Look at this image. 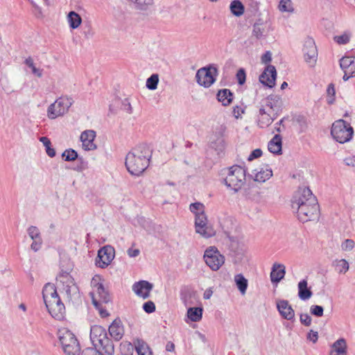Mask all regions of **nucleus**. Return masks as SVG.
I'll return each instance as SVG.
<instances>
[{
    "instance_id": "obj_27",
    "label": "nucleus",
    "mask_w": 355,
    "mask_h": 355,
    "mask_svg": "<svg viewBox=\"0 0 355 355\" xmlns=\"http://www.w3.org/2000/svg\"><path fill=\"white\" fill-rule=\"evenodd\" d=\"M340 67L343 71L355 76V58L345 56L340 59Z\"/></svg>"
},
{
    "instance_id": "obj_42",
    "label": "nucleus",
    "mask_w": 355,
    "mask_h": 355,
    "mask_svg": "<svg viewBox=\"0 0 355 355\" xmlns=\"http://www.w3.org/2000/svg\"><path fill=\"white\" fill-rule=\"evenodd\" d=\"M158 83H159L158 75L153 74L146 80V85L148 89L155 90L157 87Z\"/></svg>"
},
{
    "instance_id": "obj_56",
    "label": "nucleus",
    "mask_w": 355,
    "mask_h": 355,
    "mask_svg": "<svg viewBox=\"0 0 355 355\" xmlns=\"http://www.w3.org/2000/svg\"><path fill=\"white\" fill-rule=\"evenodd\" d=\"M307 339L312 341L313 343H315L318 339V334L317 331H314L311 330L307 336Z\"/></svg>"
},
{
    "instance_id": "obj_6",
    "label": "nucleus",
    "mask_w": 355,
    "mask_h": 355,
    "mask_svg": "<svg viewBox=\"0 0 355 355\" xmlns=\"http://www.w3.org/2000/svg\"><path fill=\"white\" fill-rule=\"evenodd\" d=\"M299 202L296 204V208H293L296 211L298 219L303 222L313 220L319 216V205L315 196H311L307 204L298 205Z\"/></svg>"
},
{
    "instance_id": "obj_64",
    "label": "nucleus",
    "mask_w": 355,
    "mask_h": 355,
    "mask_svg": "<svg viewBox=\"0 0 355 355\" xmlns=\"http://www.w3.org/2000/svg\"><path fill=\"white\" fill-rule=\"evenodd\" d=\"M288 86V84L286 82H284L281 85V89H284Z\"/></svg>"
},
{
    "instance_id": "obj_24",
    "label": "nucleus",
    "mask_w": 355,
    "mask_h": 355,
    "mask_svg": "<svg viewBox=\"0 0 355 355\" xmlns=\"http://www.w3.org/2000/svg\"><path fill=\"white\" fill-rule=\"evenodd\" d=\"M153 288V284L147 281H140L136 282L132 286V290L139 297L146 299L150 295V292Z\"/></svg>"
},
{
    "instance_id": "obj_63",
    "label": "nucleus",
    "mask_w": 355,
    "mask_h": 355,
    "mask_svg": "<svg viewBox=\"0 0 355 355\" xmlns=\"http://www.w3.org/2000/svg\"><path fill=\"white\" fill-rule=\"evenodd\" d=\"M19 308L22 310L24 312L26 311V306L24 304L21 303L19 305Z\"/></svg>"
},
{
    "instance_id": "obj_57",
    "label": "nucleus",
    "mask_w": 355,
    "mask_h": 355,
    "mask_svg": "<svg viewBox=\"0 0 355 355\" xmlns=\"http://www.w3.org/2000/svg\"><path fill=\"white\" fill-rule=\"evenodd\" d=\"M271 59H272L271 53L269 51L264 53L261 57V61L263 63H265V64L270 62Z\"/></svg>"
},
{
    "instance_id": "obj_11",
    "label": "nucleus",
    "mask_w": 355,
    "mask_h": 355,
    "mask_svg": "<svg viewBox=\"0 0 355 355\" xmlns=\"http://www.w3.org/2000/svg\"><path fill=\"white\" fill-rule=\"evenodd\" d=\"M71 268L67 270H62L58 276L57 281L62 286L63 290L65 291L68 297L78 296V288L74 282L73 278L70 275Z\"/></svg>"
},
{
    "instance_id": "obj_15",
    "label": "nucleus",
    "mask_w": 355,
    "mask_h": 355,
    "mask_svg": "<svg viewBox=\"0 0 355 355\" xmlns=\"http://www.w3.org/2000/svg\"><path fill=\"white\" fill-rule=\"evenodd\" d=\"M114 256V248L111 245H105L101 248L98 252L96 265L101 268H105L111 263Z\"/></svg>"
},
{
    "instance_id": "obj_38",
    "label": "nucleus",
    "mask_w": 355,
    "mask_h": 355,
    "mask_svg": "<svg viewBox=\"0 0 355 355\" xmlns=\"http://www.w3.org/2000/svg\"><path fill=\"white\" fill-rule=\"evenodd\" d=\"M230 10L234 15L239 17L244 12V6L240 1L235 0L230 4Z\"/></svg>"
},
{
    "instance_id": "obj_34",
    "label": "nucleus",
    "mask_w": 355,
    "mask_h": 355,
    "mask_svg": "<svg viewBox=\"0 0 355 355\" xmlns=\"http://www.w3.org/2000/svg\"><path fill=\"white\" fill-rule=\"evenodd\" d=\"M24 64L26 66L30 69L31 72L33 75L35 76L40 78L43 76V71L44 70L40 67H37V64L35 63L33 59L31 57L27 58L25 61Z\"/></svg>"
},
{
    "instance_id": "obj_35",
    "label": "nucleus",
    "mask_w": 355,
    "mask_h": 355,
    "mask_svg": "<svg viewBox=\"0 0 355 355\" xmlns=\"http://www.w3.org/2000/svg\"><path fill=\"white\" fill-rule=\"evenodd\" d=\"M188 318L193 322H198L202 319V309L200 307L189 308L187 311Z\"/></svg>"
},
{
    "instance_id": "obj_45",
    "label": "nucleus",
    "mask_w": 355,
    "mask_h": 355,
    "mask_svg": "<svg viewBox=\"0 0 355 355\" xmlns=\"http://www.w3.org/2000/svg\"><path fill=\"white\" fill-rule=\"evenodd\" d=\"M351 35L347 33H344L340 35L334 37V40L339 44H346L350 40Z\"/></svg>"
},
{
    "instance_id": "obj_1",
    "label": "nucleus",
    "mask_w": 355,
    "mask_h": 355,
    "mask_svg": "<svg viewBox=\"0 0 355 355\" xmlns=\"http://www.w3.org/2000/svg\"><path fill=\"white\" fill-rule=\"evenodd\" d=\"M282 106V99L277 95H270L263 99L257 114L258 126L261 128L268 127L279 115Z\"/></svg>"
},
{
    "instance_id": "obj_26",
    "label": "nucleus",
    "mask_w": 355,
    "mask_h": 355,
    "mask_svg": "<svg viewBox=\"0 0 355 355\" xmlns=\"http://www.w3.org/2000/svg\"><path fill=\"white\" fill-rule=\"evenodd\" d=\"M109 333L112 338L116 340L122 338L124 334V328L120 319H115L109 327Z\"/></svg>"
},
{
    "instance_id": "obj_62",
    "label": "nucleus",
    "mask_w": 355,
    "mask_h": 355,
    "mask_svg": "<svg viewBox=\"0 0 355 355\" xmlns=\"http://www.w3.org/2000/svg\"><path fill=\"white\" fill-rule=\"evenodd\" d=\"M344 76L343 77V80L347 81L351 77H355L354 74L348 73L347 71H343Z\"/></svg>"
},
{
    "instance_id": "obj_58",
    "label": "nucleus",
    "mask_w": 355,
    "mask_h": 355,
    "mask_svg": "<svg viewBox=\"0 0 355 355\" xmlns=\"http://www.w3.org/2000/svg\"><path fill=\"white\" fill-rule=\"evenodd\" d=\"M128 254L130 257H136L139 254V250L138 249L130 248L127 251Z\"/></svg>"
},
{
    "instance_id": "obj_49",
    "label": "nucleus",
    "mask_w": 355,
    "mask_h": 355,
    "mask_svg": "<svg viewBox=\"0 0 355 355\" xmlns=\"http://www.w3.org/2000/svg\"><path fill=\"white\" fill-rule=\"evenodd\" d=\"M143 309L146 313H151L155 311V305L153 302L148 301L144 304Z\"/></svg>"
},
{
    "instance_id": "obj_41",
    "label": "nucleus",
    "mask_w": 355,
    "mask_h": 355,
    "mask_svg": "<svg viewBox=\"0 0 355 355\" xmlns=\"http://www.w3.org/2000/svg\"><path fill=\"white\" fill-rule=\"evenodd\" d=\"M40 141L45 146V150L46 154L50 157H54L55 156V150L51 147V143L49 138L46 137H42L40 138Z\"/></svg>"
},
{
    "instance_id": "obj_50",
    "label": "nucleus",
    "mask_w": 355,
    "mask_h": 355,
    "mask_svg": "<svg viewBox=\"0 0 355 355\" xmlns=\"http://www.w3.org/2000/svg\"><path fill=\"white\" fill-rule=\"evenodd\" d=\"M262 155V150L259 148H257L252 151L248 157V161H252L254 159L259 158Z\"/></svg>"
},
{
    "instance_id": "obj_33",
    "label": "nucleus",
    "mask_w": 355,
    "mask_h": 355,
    "mask_svg": "<svg viewBox=\"0 0 355 355\" xmlns=\"http://www.w3.org/2000/svg\"><path fill=\"white\" fill-rule=\"evenodd\" d=\"M67 20L70 28L71 29L78 28L82 23L81 17L74 11H71L68 13Z\"/></svg>"
},
{
    "instance_id": "obj_30",
    "label": "nucleus",
    "mask_w": 355,
    "mask_h": 355,
    "mask_svg": "<svg viewBox=\"0 0 355 355\" xmlns=\"http://www.w3.org/2000/svg\"><path fill=\"white\" fill-rule=\"evenodd\" d=\"M332 267L339 275H345L349 270V263L345 259H336L332 261Z\"/></svg>"
},
{
    "instance_id": "obj_8",
    "label": "nucleus",
    "mask_w": 355,
    "mask_h": 355,
    "mask_svg": "<svg viewBox=\"0 0 355 355\" xmlns=\"http://www.w3.org/2000/svg\"><path fill=\"white\" fill-rule=\"evenodd\" d=\"M72 98L67 96H60L51 103L47 108L46 116L49 119H55L63 116L73 105Z\"/></svg>"
},
{
    "instance_id": "obj_7",
    "label": "nucleus",
    "mask_w": 355,
    "mask_h": 355,
    "mask_svg": "<svg viewBox=\"0 0 355 355\" xmlns=\"http://www.w3.org/2000/svg\"><path fill=\"white\" fill-rule=\"evenodd\" d=\"M58 338L62 350L67 355H80V345L71 331L66 329H60L58 331Z\"/></svg>"
},
{
    "instance_id": "obj_9",
    "label": "nucleus",
    "mask_w": 355,
    "mask_h": 355,
    "mask_svg": "<svg viewBox=\"0 0 355 355\" xmlns=\"http://www.w3.org/2000/svg\"><path fill=\"white\" fill-rule=\"evenodd\" d=\"M353 133L352 127L344 120L336 121L332 125L331 134L340 144L349 141L352 138Z\"/></svg>"
},
{
    "instance_id": "obj_48",
    "label": "nucleus",
    "mask_w": 355,
    "mask_h": 355,
    "mask_svg": "<svg viewBox=\"0 0 355 355\" xmlns=\"http://www.w3.org/2000/svg\"><path fill=\"white\" fill-rule=\"evenodd\" d=\"M300 320L302 324L306 327H309L311 324L312 319L307 313H302L300 316Z\"/></svg>"
},
{
    "instance_id": "obj_29",
    "label": "nucleus",
    "mask_w": 355,
    "mask_h": 355,
    "mask_svg": "<svg viewBox=\"0 0 355 355\" xmlns=\"http://www.w3.org/2000/svg\"><path fill=\"white\" fill-rule=\"evenodd\" d=\"M285 266L282 264L275 263L270 272V279L272 282H279L284 277Z\"/></svg>"
},
{
    "instance_id": "obj_52",
    "label": "nucleus",
    "mask_w": 355,
    "mask_h": 355,
    "mask_svg": "<svg viewBox=\"0 0 355 355\" xmlns=\"http://www.w3.org/2000/svg\"><path fill=\"white\" fill-rule=\"evenodd\" d=\"M245 110L243 107L236 105L233 108V114L235 118L239 119L244 113Z\"/></svg>"
},
{
    "instance_id": "obj_2",
    "label": "nucleus",
    "mask_w": 355,
    "mask_h": 355,
    "mask_svg": "<svg viewBox=\"0 0 355 355\" xmlns=\"http://www.w3.org/2000/svg\"><path fill=\"white\" fill-rule=\"evenodd\" d=\"M151 153L144 145L132 148L126 155L125 166L130 173L140 175L148 167Z\"/></svg>"
},
{
    "instance_id": "obj_5",
    "label": "nucleus",
    "mask_w": 355,
    "mask_h": 355,
    "mask_svg": "<svg viewBox=\"0 0 355 355\" xmlns=\"http://www.w3.org/2000/svg\"><path fill=\"white\" fill-rule=\"evenodd\" d=\"M92 291L89 295L94 306L98 304H107L111 297L107 289L103 285V279L100 275H95L91 280Z\"/></svg>"
},
{
    "instance_id": "obj_37",
    "label": "nucleus",
    "mask_w": 355,
    "mask_h": 355,
    "mask_svg": "<svg viewBox=\"0 0 355 355\" xmlns=\"http://www.w3.org/2000/svg\"><path fill=\"white\" fill-rule=\"evenodd\" d=\"M189 210L193 214H195V217L206 216L205 210V205L199 202L191 203L189 206Z\"/></svg>"
},
{
    "instance_id": "obj_10",
    "label": "nucleus",
    "mask_w": 355,
    "mask_h": 355,
    "mask_svg": "<svg viewBox=\"0 0 355 355\" xmlns=\"http://www.w3.org/2000/svg\"><path fill=\"white\" fill-rule=\"evenodd\" d=\"M203 259L207 266L213 271H218L225 261V257L215 246H209L205 250Z\"/></svg>"
},
{
    "instance_id": "obj_25",
    "label": "nucleus",
    "mask_w": 355,
    "mask_h": 355,
    "mask_svg": "<svg viewBox=\"0 0 355 355\" xmlns=\"http://www.w3.org/2000/svg\"><path fill=\"white\" fill-rule=\"evenodd\" d=\"M329 355H347L346 340L341 338L331 345Z\"/></svg>"
},
{
    "instance_id": "obj_36",
    "label": "nucleus",
    "mask_w": 355,
    "mask_h": 355,
    "mask_svg": "<svg viewBox=\"0 0 355 355\" xmlns=\"http://www.w3.org/2000/svg\"><path fill=\"white\" fill-rule=\"evenodd\" d=\"M234 281L236 286L241 293L244 295L248 288V280L241 274H238L234 277Z\"/></svg>"
},
{
    "instance_id": "obj_16",
    "label": "nucleus",
    "mask_w": 355,
    "mask_h": 355,
    "mask_svg": "<svg viewBox=\"0 0 355 355\" xmlns=\"http://www.w3.org/2000/svg\"><path fill=\"white\" fill-rule=\"evenodd\" d=\"M90 339L96 347L104 346L108 343L105 329L98 325L92 327L90 330Z\"/></svg>"
},
{
    "instance_id": "obj_44",
    "label": "nucleus",
    "mask_w": 355,
    "mask_h": 355,
    "mask_svg": "<svg viewBox=\"0 0 355 355\" xmlns=\"http://www.w3.org/2000/svg\"><path fill=\"white\" fill-rule=\"evenodd\" d=\"M355 242L352 239H346L340 244V250L344 252H349L354 250Z\"/></svg>"
},
{
    "instance_id": "obj_13",
    "label": "nucleus",
    "mask_w": 355,
    "mask_h": 355,
    "mask_svg": "<svg viewBox=\"0 0 355 355\" xmlns=\"http://www.w3.org/2000/svg\"><path fill=\"white\" fill-rule=\"evenodd\" d=\"M302 51L305 62L311 67L315 66L318 58V51L312 38L307 37L305 39Z\"/></svg>"
},
{
    "instance_id": "obj_43",
    "label": "nucleus",
    "mask_w": 355,
    "mask_h": 355,
    "mask_svg": "<svg viewBox=\"0 0 355 355\" xmlns=\"http://www.w3.org/2000/svg\"><path fill=\"white\" fill-rule=\"evenodd\" d=\"M62 157L67 162H72L78 158V153L75 150L69 148L62 153Z\"/></svg>"
},
{
    "instance_id": "obj_17",
    "label": "nucleus",
    "mask_w": 355,
    "mask_h": 355,
    "mask_svg": "<svg viewBox=\"0 0 355 355\" xmlns=\"http://www.w3.org/2000/svg\"><path fill=\"white\" fill-rule=\"evenodd\" d=\"M96 137V133L93 130H86L80 134V140L84 150L90 151L97 148V146L94 143Z\"/></svg>"
},
{
    "instance_id": "obj_21",
    "label": "nucleus",
    "mask_w": 355,
    "mask_h": 355,
    "mask_svg": "<svg viewBox=\"0 0 355 355\" xmlns=\"http://www.w3.org/2000/svg\"><path fill=\"white\" fill-rule=\"evenodd\" d=\"M272 176V171L268 166H263L254 169L252 177L255 182L263 183Z\"/></svg>"
},
{
    "instance_id": "obj_60",
    "label": "nucleus",
    "mask_w": 355,
    "mask_h": 355,
    "mask_svg": "<svg viewBox=\"0 0 355 355\" xmlns=\"http://www.w3.org/2000/svg\"><path fill=\"white\" fill-rule=\"evenodd\" d=\"M327 93L329 95H331V96H334L335 94L334 86L332 84H331L328 86Z\"/></svg>"
},
{
    "instance_id": "obj_55",
    "label": "nucleus",
    "mask_w": 355,
    "mask_h": 355,
    "mask_svg": "<svg viewBox=\"0 0 355 355\" xmlns=\"http://www.w3.org/2000/svg\"><path fill=\"white\" fill-rule=\"evenodd\" d=\"M344 162L346 165L355 167V155H350L345 158Z\"/></svg>"
},
{
    "instance_id": "obj_46",
    "label": "nucleus",
    "mask_w": 355,
    "mask_h": 355,
    "mask_svg": "<svg viewBox=\"0 0 355 355\" xmlns=\"http://www.w3.org/2000/svg\"><path fill=\"white\" fill-rule=\"evenodd\" d=\"M310 312L315 316L321 317L323 315L324 309L321 306L312 305L310 308Z\"/></svg>"
},
{
    "instance_id": "obj_51",
    "label": "nucleus",
    "mask_w": 355,
    "mask_h": 355,
    "mask_svg": "<svg viewBox=\"0 0 355 355\" xmlns=\"http://www.w3.org/2000/svg\"><path fill=\"white\" fill-rule=\"evenodd\" d=\"M236 78L239 85H243L245 82V73L244 69H241L237 71Z\"/></svg>"
},
{
    "instance_id": "obj_59",
    "label": "nucleus",
    "mask_w": 355,
    "mask_h": 355,
    "mask_svg": "<svg viewBox=\"0 0 355 355\" xmlns=\"http://www.w3.org/2000/svg\"><path fill=\"white\" fill-rule=\"evenodd\" d=\"M212 294H213V291L211 290V288H207L204 292L203 297L205 300H209L211 297Z\"/></svg>"
},
{
    "instance_id": "obj_18",
    "label": "nucleus",
    "mask_w": 355,
    "mask_h": 355,
    "mask_svg": "<svg viewBox=\"0 0 355 355\" xmlns=\"http://www.w3.org/2000/svg\"><path fill=\"white\" fill-rule=\"evenodd\" d=\"M271 30L270 25L261 19H259L252 26V36L258 40H264L267 37Z\"/></svg>"
},
{
    "instance_id": "obj_31",
    "label": "nucleus",
    "mask_w": 355,
    "mask_h": 355,
    "mask_svg": "<svg viewBox=\"0 0 355 355\" xmlns=\"http://www.w3.org/2000/svg\"><path fill=\"white\" fill-rule=\"evenodd\" d=\"M282 137L279 135H276L268 142V149L273 154H281L282 153Z\"/></svg>"
},
{
    "instance_id": "obj_14",
    "label": "nucleus",
    "mask_w": 355,
    "mask_h": 355,
    "mask_svg": "<svg viewBox=\"0 0 355 355\" xmlns=\"http://www.w3.org/2000/svg\"><path fill=\"white\" fill-rule=\"evenodd\" d=\"M195 230L197 234L205 239L212 237L216 234L214 227L208 224L207 216L195 217Z\"/></svg>"
},
{
    "instance_id": "obj_61",
    "label": "nucleus",
    "mask_w": 355,
    "mask_h": 355,
    "mask_svg": "<svg viewBox=\"0 0 355 355\" xmlns=\"http://www.w3.org/2000/svg\"><path fill=\"white\" fill-rule=\"evenodd\" d=\"M175 349V345L172 343H168L166 346V349L168 352H172Z\"/></svg>"
},
{
    "instance_id": "obj_54",
    "label": "nucleus",
    "mask_w": 355,
    "mask_h": 355,
    "mask_svg": "<svg viewBox=\"0 0 355 355\" xmlns=\"http://www.w3.org/2000/svg\"><path fill=\"white\" fill-rule=\"evenodd\" d=\"M123 110L125 111L128 114H131L132 112V107L130 105V103L128 99H125L123 101Z\"/></svg>"
},
{
    "instance_id": "obj_32",
    "label": "nucleus",
    "mask_w": 355,
    "mask_h": 355,
    "mask_svg": "<svg viewBox=\"0 0 355 355\" xmlns=\"http://www.w3.org/2000/svg\"><path fill=\"white\" fill-rule=\"evenodd\" d=\"M217 99L224 106L229 105L233 99V94L228 89H223L218 91Z\"/></svg>"
},
{
    "instance_id": "obj_40",
    "label": "nucleus",
    "mask_w": 355,
    "mask_h": 355,
    "mask_svg": "<svg viewBox=\"0 0 355 355\" xmlns=\"http://www.w3.org/2000/svg\"><path fill=\"white\" fill-rule=\"evenodd\" d=\"M278 8L280 12L292 13L294 12V8L291 0H281Z\"/></svg>"
},
{
    "instance_id": "obj_53",
    "label": "nucleus",
    "mask_w": 355,
    "mask_h": 355,
    "mask_svg": "<svg viewBox=\"0 0 355 355\" xmlns=\"http://www.w3.org/2000/svg\"><path fill=\"white\" fill-rule=\"evenodd\" d=\"M103 304H98V306H94L98 311L99 314L102 318H106L109 315L108 311L103 307Z\"/></svg>"
},
{
    "instance_id": "obj_4",
    "label": "nucleus",
    "mask_w": 355,
    "mask_h": 355,
    "mask_svg": "<svg viewBox=\"0 0 355 355\" xmlns=\"http://www.w3.org/2000/svg\"><path fill=\"white\" fill-rule=\"evenodd\" d=\"M223 182L227 189L236 193L241 190L246 182V171L239 165H234L227 169Z\"/></svg>"
},
{
    "instance_id": "obj_12",
    "label": "nucleus",
    "mask_w": 355,
    "mask_h": 355,
    "mask_svg": "<svg viewBox=\"0 0 355 355\" xmlns=\"http://www.w3.org/2000/svg\"><path fill=\"white\" fill-rule=\"evenodd\" d=\"M217 76L216 67L210 66L202 67L198 70L196 78L197 83L205 88L209 87L215 81Z\"/></svg>"
},
{
    "instance_id": "obj_28",
    "label": "nucleus",
    "mask_w": 355,
    "mask_h": 355,
    "mask_svg": "<svg viewBox=\"0 0 355 355\" xmlns=\"http://www.w3.org/2000/svg\"><path fill=\"white\" fill-rule=\"evenodd\" d=\"M298 297L302 300H308L313 295L310 288H308L306 279L301 280L297 284Z\"/></svg>"
},
{
    "instance_id": "obj_47",
    "label": "nucleus",
    "mask_w": 355,
    "mask_h": 355,
    "mask_svg": "<svg viewBox=\"0 0 355 355\" xmlns=\"http://www.w3.org/2000/svg\"><path fill=\"white\" fill-rule=\"evenodd\" d=\"M121 350H124L125 349H127L126 352L125 353V355H130L132 354V352L135 347L134 343L132 344L128 342H124L121 345Z\"/></svg>"
},
{
    "instance_id": "obj_19",
    "label": "nucleus",
    "mask_w": 355,
    "mask_h": 355,
    "mask_svg": "<svg viewBox=\"0 0 355 355\" xmlns=\"http://www.w3.org/2000/svg\"><path fill=\"white\" fill-rule=\"evenodd\" d=\"M311 196H314L311 192V191L308 187H300L295 193L293 199H292V209L296 208V204L298 202V205H303L304 204H307Z\"/></svg>"
},
{
    "instance_id": "obj_20",
    "label": "nucleus",
    "mask_w": 355,
    "mask_h": 355,
    "mask_svg": "<svg viewBox=\"0 0 355 355\" xmlns=\"http://www.w3.org/2000/svg\"><path fill=\"white\" fill-rule=\"evenodd\" d=\"M277 76L276 69L272 65H268L259 76V81L264 85L272 88L275 85Z\"/></svg>"
},
{
    "instance_id": "obj_3",
    "label": "nucleus",
    "mask_w": 355,
    "mask_h": 355,
    "mask_svg": "<svg viewBox=\"0 0 355 355\" xmlns=\"http://www.w3.org/2000/svg\"><path fill=\"white\" fill-rule=\"evenodd\" d=\"M43 300L51 316L56 320H62L65 313V307L58 295L53 284H45L42 290Z\"/></svg>"
},
{
    "instance_id": "obj_23",
    "label": "nucleus",
    "mask_w": 355,
    "mask_h": 355,
    "mask_svg": "<svg viewBox=\"0 0 355 355\" xmlns=\"http://www.w3.org/2000/svg\"><path fill=\"white\" fill-rule=\"evenodd\" d=\"M277 308L283 318L287 320H292L294 319L295 311L288 301L285 300H278L277 302Z\"/></svg>"
},
{
    "instance_id": "obj_22",
    "label": "nucleus",
    "mask_w": 355,
    "mask_h": 355,
    "mask_svg": "<svg viewBox=\"0 0 355 355\" xmlns=\"http://www.w3.org/2000/svg\"><path fill=\"white\" fill-rule=\"evenodd\" d=\"M27 233L33 241L31 249L37 252L41 249L43 243L40 230L35 226H31L27 229Z\"/></svg>"
},
{
    "instance_id": "obj_39",
    "label": "nucleus",
    "mask_w": 355,
    "mask_h": 355,
    "mask_svg": "<svg viewBox=\"0 0 355 355\" xmlns=\"http://www.w3.org/2000/svg\"><path fill=\"white\" fill-rule=\"evenodd\" d=\"M134 346L138 355H141L147 350L150 349L148 345L141 339H136L134 340Z\"/></svg>"
}]
</instances>
